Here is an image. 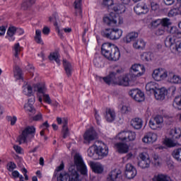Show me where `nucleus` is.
Segmentation results:
<instances>
[{"label": "nucleus", "mask_w": 181, "mask_h": 181, "mask_svg": "<svg viewBox=\"0 0 181 181\" xmlns=\"http://www.w3.org/2000/svg\"><path fill=\"white\" fill-rule=\"evenodd\" d=\"M63 65L67 77H71V73H73V65H71V63L67 61V59H64Z\"/></svg>", "instance_id": "obj_24"}, {"label": "nucleus", "mask_w": 181, "mask_h": 181, "mask_svg": "<svg viewBox=\"0 0 181 181\" xmlns=\"http://www.w3.org/2000/svg\"><path fill=\"white\" fill-rule=\"evenodd\" d=\"M156 141H158V134L153 132H148L142 138V142H144V144H147L148 145L155 144Z\"/></svg>", "instance_id": "obj_16"}, {"label": "nucleus", "mask_w": 181, "mask_h": 181, "mask_svg": "<svg viewBox=\"0 0 181 181\" xmlns=\"http://www.w3.org/2000/svg\"><path fill=\"white\" fill-rule=\"evenodd\" d=\"M81 1L82 0H76L74 1V6H75V9H76L78 13H79V15H81Z\"/></svg>", "instance_id": "obj_42"}, {"label": "nucleus", "mask_w": 181, "mask_h": 181, "mask_svg": "<svg viewBox=\"0 0 181 181\" xmlns=\"http://www.w3.org/2000/svg\"><path fill=\"white\" fill-rule=\"evenodd\" d=\"M139 158L141 159L138 163V165L141 169H146L151 165V159H149V156L146 153H141L139 154Z\"/></svg>", "instance_id": "obj_13"}, {"label": "nucleus", "mask_w": 181, "mask_h": 181, "mask_svg": "<svg viewBox=\"0 0 181 181\" xmlns=\"http://www.w3.org/2000/svg\"><path fill=\"white\" fill-rule=\"evenodd\" d=\"M167 32L168 33H170V35H173V36L176 37L179 30L176 27H170V28L169 27V28L167 29Z\"/></svg>", "instance_id": "obj_44"}, {"label": "nucleus", "mask_w": 181, "mask_h": 181, "mask_svg": "<svg viewBox=\"0 0 181 181\" xmlns=\"http://www.w3.org/2000/svg\"><path fill=\"white\" fill-rule=\"evenodd\" d=\"M129 95L137 103L145 101V94L139 89H132L129 91Z\"/></svg>", "instance_id": "obj_12"}, {"label": "nucleus", "mask_w": 181, "mask_h": 181, "mask_svg": "<svg viewBox=\"0 0 181 181\" xmlns=\"http://www.w3.org/2000/svg\"><path fill=\"white\" fill-rule=\"evenodd\" d=\"M13 149H14V151H16V153H19V154L22 153V147L21 146L14 145Z\"/></svg>", "instance_id": "obj_62"}, {"label": "nucleus", "mask_w": 181, "mask_h": 181, "mask_svg": "<svg viewBox=\"0 0 181 181\" xmlns=\"http://www.w3.org/2000/svg\"><path fill=\"white\" fill-rule=\"evenodd\" d=\"M62 134L64 139H66L69 135H70V132H69V127L67 125L62 126Z\"/></svg>", "instance_id": "obj_47"}, {"label": "nucleus", "mask_w": 181, "mask_h": 181, "mask_svg": "<svg viewBox=\"0 0 181 181\" xmlns=\"http://www.w3.org/2000/svg\"><path fill=\"white\" fill-rule=\"evenodd\" d=\"M6 169L8 172H13L14 169H16V164L12 161L7 163Z\"/></svg>", "instance_id": "obj_48"}, {"label": "nucleus", "mask_w": 181, "mask_h": 181, "mask_svg": "<svg viewBox=\"0 0 181 181\" xmlns=\"http://www.w3.org/2000/svg\"><path fill=\"white\" fill-rule=\"evenodd\" d=\"M103 5H105V6H107L108 9H112V6H114V1L103 0Z\"/></svg>", "instance_id": "obj_50"}, {"label": "nucleus", "mask_w": 181, "mask_h": 181, "mask_svg": "<svg viewBox=\"0 0 181 181\" xmlns=\"http://www.w3.org/2000/svg\"><path fill=\"white\" fill-rule=\"evenodd\" d=\"M16 33V27L10 26L7 30V36H14Z\"/></svg>", "instance_id": "obj_46"}, {"label": "nucleus", "mask_w": 181, "mask_h": 181, "mask_svg": "<svg viewBox=\"0 0 181 181\" xmlns=\"http://www.w3.org/2000/svg\"><path fill=\"white\" fill-rule=\"evenodd\" d=\"M121 180V170H113L109 174L107 181H120Z\"/></svg>", "instance_id": "obj_18"}, {"label": "nucleus", "mask_w": 181, "mask_h": 181, "mask_svg": "<svg viewBox=\"0 0 181 181\" xmlns=\"http://www.w3.org/2000/svg\"><path fill=\"white\" fill-rule=\"evenodd\" d=\"M160 24L161 26L163 27L165 29H169V26H170V25H172V22H170V19L169 18H163L162 20H160Z\"/></svg>", "instance_id": "obj_37"}, {"label": "nucleus", "mask_w": 181, "mask_h": 181, "mask_svg": "<svg viewBox=\"0 0 181 181\" xmlns=\"http://www.w3.org/2000/svg\"><path fill=\"white\" fill-rule=\"evenodd\" d=\"M49 60H54L56 62L57 64L59 66L60 65V59H59V53L58 52H53L51 53L49 56Z\"/></svg>", "instance_id": "obj_38"}, {"label": "nucleus", "mask_w": 181, "mask_h": 181, "mask_svg": "<svg viewBox=\"0 0 181 181\" xmlns=\"http://www.w3.org/2000/svg\"><path fill=\"white\" fill-rule=\"evenodd\" d=\"M93 66H95V67H98V69L104 67V58L100 57L99 55H96L93 59Z\"/></svg>", "instance_id": "obj_29"}, {"label": "nucleus", "mask_w": 181, "mask_h": 181, "mask_svg": "<svg viewBox=\"0 0 181 181\" xmlns=\"http://www.w3.org/2000/svg\"><path fill=\"white\" fill-rule=\"evenodd\" d=\"M35 40L40 45L43 43V40H42V31L40 30H35Z\"/></svg>", "instance_id": "obj_40"}, {"label": "nucleus", "mask_w": 181, "mask_h": 181, "mask_svg": "<svg viewBox=\"0 0 181 181\" xmlns=\"http://www.w3.org/2000/svg\"><path fill=\"white\" fill-rule=\"evenodd\" d=\"M139 34L136 32H132L126 35V37L124 38V42L125 43H131V42H134L136 37H138Z\"/></svg>", "instance_id": "obj_30"}, {"label": "nucleus", "mask_w": 181, "mask_h": 181, "mask_svg": "<svg viewBox=\"0 0 181 181\" xmlns=\"http://www.w3.org/2000/svg\"><path fill=\"white\" fill-rule=\"evenodd\" d=\"M103 22L107 26H117V25H122L123 21L119 16H117L114 13H110L109 15L103 17Z\"/></svg>", "instance_id": "obj_6"}, {"label": "nucleus", "mask_w": 181, "mask_h": 181, "mask_svg": "<svg viewBox=\"0 0 181 181\" xmlns=\"http://www.w3.org/2000/svg\"><path fill=\"white\" fill-rule=\"evenodd\" d=\"M161 21L160 20H156L151 22L152 28H160L161 26Z\"/></svg>", "instance_id": "obj_59"}, {"label": "nucleus", "mask_w": 181, "mask_h": 181, "mask_svg": "<svg viewBox=\"0 0 181 181\" xmlns=\"http://www.w3.org/2000/svg\"><path fill=\"white\" fill-rule=\"evenodd\" d=\"M165 142V145L167 146H169L170 148H172L173 146H176V144L173 142V141L170 139H167Z\"/></svg>", "instance_id": "obj_58"}, {"label": "nucleus", "mask_w": 181, "mask_h": 181, "mask_svg": "<svg viewBox=\"0 0 181 181\" xmlns=\"http://www.w3.org/2000/svg\"><path fill=\"white\" fill-rule=\"evenodd\" d=\"M132 74L133 77L135 78V77H141V76H144L145 73V66L142 64H134L132 66ZM133 73H136V74H133Z\"/></svg>", "instance_id": "obj_14"}, {"label": "nucleus", "mask_w": 181, "mask_h": 181, "mask_svg": "<svg viewBox=\"0 0 181 181\" xmlns=\"http://www.w3.org/2000/svg\"><path fill=\"white\" fill-rule=\"evenodd\" d=\"M131 111V107L123 105L121 108V112L122 114H129V112Z\"/></svg>", "instance_id": "obj_57"}, {"label": "nucleus", "mask_w": 181, "mask_h": 181, "mask_svg": "<svg viewBox=\"0 0 181 181\" xmlns=\"http://www.w3.org/2000/svg\"><path fill=\"white\" fill-rule=\"evenodd\" d=\"M152 76L156 81H161V80H165L168 77V71L162 69H156L153 71Z\"/></svg>", "instance_id": "obj_15"}, {"label": "nucleus", "mask_w": 181, "mask_h": 181, "mask_svg": "<svg viewBox=\"0 0 181 181\" xmlns=\"http://www.w3.org/2000/svg\"><path fill=\"white\" fill-rule=\"evenodd\" d=\"M22 47H21V45L19 44V42L16 43L14 45L13 47V52H14V57L18 59V56H19V53H21V52H22Z\"/></svg>", "instance_id": "obj_35"}, {"label": "nucleus", "mask_w": 181, "mask_h": 181, "mask_svg": "<svg viewBox=\"0 0 181 181\" xmlns=\"http://www.w3.org/2000/svg\"><path fill=\"white\" fill-rule=\"evenodd\" d=\"M167 29L165 28V27H162V25H160V27H158V28L156 30V35L157 36H162V35L165 34V32H166Z\"/></svg>", "instance_id": "obj_45"}, {"label": "nucleus", "mask_w": 181, "mask_h": 181, "mask_svg": "<svg viewBox=\"0 0 181 181\" xmlns=\"http://www.w3.org/2000/svg\"><path fill=\"white\" fill-rule=\"evenodd\" d=\"M115 147L117 148L119 153H127V152L129 151V146L125 144L117 143L115 144Z\"/></svg>", "instance_id": "obj_27"}, {"label": "nucleus", "mask_w": 181, "mask_h": 181, "mask_svg": "<svg viewBox=\"0 0 181 181\" xmlns=\"http://www.w3.org/2000/svg\"><path fill=\"white\" fill-rule=\"evenodd\" d=\"M42 119V113H38L37 115L33 117L34 121H40Z\"/></svg>", "instance_id": "obj_64"}, {"label": "nucleus", "mask_w": 181, "mask_h": 181, "mask_svg": "<svg viewBox=\"0 0 181 181\" xmlns=\"http://www.w3.org/2000/svg\"><path fill=\"white\" fill-rule=\"evenodd\" d=\"M151 9L154 11H158L159 9V4L156 2H151Z\"/></svg>", "instance_id": "obj_61"}, {"label": "nucleus", "mask_w": 181, "mask_h": 181, "mask_svg": "<svg viewBox=\"0 0 181 181\" xmlns=\"http://www.w3.org/2000/svg\"><path fill=\"white\" fill-rule=\"evenodd\" d=\"M57 122L59 125H62V124H63V127H66V125L69 124V120L66 117L63 119H62V117H57Z\"/></svg>", "instance_id": "obj_43"}, {"label": "nucleus", "mask_w": 181, "mask_h": 181, "mask_svg": "<svg viewBox=\"0 0 181 181\" xmlns=\"http://www.w3.org/2000/svg\"><path fill=\"white\" fill-rule=\"evenodd\" d=\"M163 3L167 6H170L175 4V0H163Z\"/></svg>", "instance_id": "obj_63"}, {"label": "nucleus", "mask_w": 181, "mask_h": 181, "mask_svg": "<svg viewBox=\"0 0 181 181\" xmlns=\"http://www.w3.org/2000/svg\"><path fill=\"white\" fill-rule=\"evenodd\" d=\"M35 2L36 0H23L22 7L23 8V9H28V8H30L32 5H34Z\"/></svg>", "instance_id": "obj_36"}, {"label": "nucleus", "mask_w": 181, "mask_h": 181, "mask_svg": "<svg viewBox=\"0 0 181 181\" xmlns=\"http://www.w3.org/2000/svg\"><path fill=\"white\" fill-rule=\"evenodd\" d=\"M23 93L24 94H25V95H28V97H32L33 93V90H32V86H27V88L23 90Z\"/></svg>", "instance_id": "obj_51"}, {"label": "nucleus", "mask_w": 181, "mask_h": 181, "mask_svg": "<svg viewBox=\"0 0 181 181\" xmlns=\"http://www.w3.org/2000/svg\"><path fill=\"white\" fill-rule=\"evenodd\" d=\"M141 59L144 60V62H150V60H151V53L144 52L141 55Z\"/></svg>", "instance_id": "obj_54"}, {"label": "nucleus", "mask_w": 181, "mask_h": 181, "mask_svg": "<svg viewBox=\"0 0 181 181\" xmlns=\"http://www.w3.org/2000/svg\"><path fill=\"white\" fill-rule=\"evenodd\" d=\"M163 124V117L160 115H157L149 120L148 125L153 130L159 131L161 129Z\"/></svg>", "instance_id": "obj_11"}, {"label": "nucleus", "mask_w": 181, "mask_h": 181, "mask_svg": "<svg viewBox=\"0 0 181 181\" xmlns=\"http://www.w3.org/2000/svg\"><path fill=\"white\" fill-rule=\"evenodd\" d=\"M125 168V175L127 179H134L136 176V168L132 164H127Z\"/></svg>", "instance_id": "obj_17"}, {"label": "nucleus", "mask_w": 181, "mask_h": 181, "mask_svg": "<svg viewBox=\"0 0 181 181\" xmlns=\"http://www.w3.org/2000/svg\"><path fill=\"white\" fill-rule=\"evenodd\" d=\"M15 76L17 80H23V76H22V69L18 66H15Z\"/></svg>", "instance_id": "obj_41"}, {"label": "nucleus", "mask_w": 181, "mask_h": 181, "mask_svg": "<svg viewBox=\"0 0 181 181\" xmlns=\"http://www.w3.org/2000/svg\"><path fill=\"white\" fill-rule=\"evenodd\" d=\"M74 163H71L67 173H61L57 177V181H80L81 175H87V166L84 164L83 158L79 153L74 156Z\"/></svg>", "instance_id": "obj_1"}, {"label": "nucleus", "mask_w": 181, "mask_h": 181, "mask_svg": "<svg viewBox=\"0 0 181 181\" xmlns=\"http://www.w3.org/2000/svg\"><path fill=\"white\" fill-rule=\"evenodd\" d=\"M92 148H93V159L97 160L100 158H104L108 155V147L103 141H94Z\"/></svg>", "instance_id": "obj_4"}, {"label": "nucleus", "mask_w": 181, "mask_h": 181, "mask_svg": "<svg viewBox=\"0 0 181 181\" xmlns=\"http://www.w3.org/2000/svg\"><path fill=\"white\" fill-rule=\"evenodd\" d=\"M177 9V8H172L171 10L169 11L168 13V16L169 18H173V16H177L178 15Z\"/></svg>", "instance_id": "obj_53"}, {"label": "nucleus", "mask_w": 181, "mask_h": 181, "mask_svg": "<svg viewBox=\"0 0 181 181\" xmlns=\"http://www.w3.org/2000/svg\"><path fill=\"white\" fill-rule=\"evenodd\" d=\"M152 181H173L170 176L166 174H156L155 175L153 178Z\"/></svg>", "instance_id": "obj_25"}, {"label": "nucleus", "mask_w": 181, "mask_h": 181, "mask_svg": "<svg viewBox=\"0 0 181 181\" xmlns=\"http://www.w3.org/2000/svg\"><path fill=\"white\" fill-rule=\"evenodd\" d=\"M98 139V134H97V132L94 130V129L91 128V141H94V139Z\"/></svg>", "instance_id": "obj_60"}, {"label": "nucleus", "mask_w": 181, "mask_h": 181, "mask_svg": "<svg viewBox=\"0 0 181 181\" xmlns=\"http://www.w3.org/2000/svg\"><path fill=\"white\" fill-rule=\"evenodd\" d=\"M159 88V85L156 82H150L146 85V91H150V93H155Z\"/></svg>", "instance_id": "obj_31"}, {"label": "nucleus", "mask_w": 181, "mask_h": 181, "mask_svg": "<svg viewBox=\"0 0 181 181\" xmlns=\"http://www.w3.org/2000/svg\"><path fill=\"white\" fill-rule=\"evenodd\" d=\"M166 47H170L173 53H181V41L176 40L175 35H168L165 40Z\"/></svg>", "instance_id": "obj_5"}, {"label": "nucleus", "mask_w": 181, "mask_h": 181, "mask_svg": "<svg viewBox=\"0 0 181 181\" xmlns=\"http://www.w3.org/2000/svg\"><path fill=\"white\" fill-rule=\"evenodd\" d=\"M101 53L107 60H113L114 62L119 60L121 56L118 47L110 42H105L102 45Z\"/></svg>", "instance_id": "obj_3"}, {"label": "nucleus", "mask_w": 181, "mask_h": 181, "mask_svg": "<svg viewBox=\"0 0 181 181\" xmlns=\"http://www.w3.org/2000/svg\"><path fill=\"white\" fill-rule=\"evenodd\" d=\"M124 73V69L121 67H117L114 69V71H110L109 75L100 78V80H103L105 84L107 86H111V84H119V86H124L127 87L129 86V83L135 78L132 75V73L126 74L121 78V74Z\"/></svg>", "instance_id": "obj_2"}, {"label": "nucleus", "mask_w": 181, "mask_h": 181, "mask_svg": "<svg viewBox=\"0 0 181 181\" xmlns=\"http://www.w3.org/2000/svg\"><path fill=\"white\" fill-rule=\"evenodd\" d=\"M168 81L171 84H181V77L179 75H176L173 73L168 74Z\"/></svg>", "instance_id": "obj_21"}, {"label": "nucleus", "mask_w": 181, "mask_h": 181, "mask_svg": "<svg viewBox=\"0 0 181 181\" xmlns=\"http://www.w3.org/2000/svg\"><path fill=\"white\" fill-rule=\"evenodd\" d=\"M171 135H173V139H179V138L181 136L180 129H172Z\"/></svg>", "instance_id": "obj_39"}, {"label": "nucleus", "mask_w": 181, "mask_h": 181, "mask_svg": "<svg viewBox=\"0 0 181 181\" xmlns=\"http://www.w3.org/2000/svg\"><path fill=\"white\" fill-rule=\"evenodd\" d=\"M36 132V128L33 126H28L25 128V129L22 132L21 135L19 136V142L20 144H25L29 135L32 136H35V133Z\"/></svg>", "instance_id": "obj_9"}, {"label": "nucleus", "mask_w": 181, "mask_h": 181, "mask_svg": "<svg viewBox=\"0 0 181 181\" xmlns=\"http://www.w3.org/2000/svg\"><path fill=\"white\" fill-rule=\"evenodd\" d=\"M145 46H146V42H145V41H144L143 39H139L136 42H135L133 44V47H134V49H145Z\"/></svg>", "instance_id": "obj_33"}, {"label": "nucleus", "mask_w": 181, "mask_h": 181, "mask_svg": "<svg viewBox=\"0 0 181 181\" xmlns=\"http://www.w3.org/2000/svg\"><path fill=\"white\" fill-rule=\"evenodd\" d=\"M103 36L107 39H110V40H117L122 36V30L119 28L107 29L104 32Z\"/></svg>", "instance_id": "obj_7"}, {"label": "nucleus", "mask_w": 181, "mask_h": 181, "mask_svg": "<svg viewBox=\"0 0 181 181\" xmlns=\"http://www.w3.org/2000/svg\"><path fill=\"white\" fill-rule=\"evenodd\" d=\"M134 10L137 15H141L148 12V6L145 3H139L136 6H134Z\"/></svg>", "instance_id": "obj_20"}, {"label": "nucleus", "mask_w": 181, "mask_h": 181, "mask_svg": "<svg viewBox=\"0 0 181 181\" xmlns=\"http://www.w3.org/2000/svg\"><path fill=\"white\" fill-rule=\"evenodd\" d=\"M24 108L25 111H28V112H35V107H33V105L32 103H27L24 105Z\"/></svg>", "instance_id": "obj_49"}, {"label": "nucleus", "mask_w": 181, "mask_h": 181, "mask_svg": "<svg viewBox=\"0 0 181 181\" xmlns=\"http://www.w3.org/2000/svg\"><path fill=\"white\" fill-rule=\"evenodd\" d=\"M91 143V127L88 129L83 134V144L90 145Z\"/></svg>", "instance_id": "obj_32"}, {"label": "nucleus", "mask_w": 181, "mask_h": 181, "mask_svg": "<svg viewBox=\"0 0 181 181\" xmlns=\"http://www.w3.org/2000/svg\"><path fill=\"white\" fill-rule=\"evenodd\" d=\"M94 112H95V118L96 119V122L98 125H100L101 117H100V115L98 114V111H97V110L94 109Z\"/></svg>", "instance_id": "obj_56"}, {"label": "nucleus", "mask_w": 181, "mask_h": 181, "mask_svg": "<svg viewBox=\"0 0 181 181\" xmlns=\"http://www.w3.org/2000/svg\"><path fill=\"white\" fill-rule=\"evenodd\" d=\"M112 11L115 13H124L126 11L125 4L122 3H115L112 6Z\"/></svg>", "instance_id": "obj_23"}, {"label": "nucleus", "mask_w": 181, "mask_h": 181, "mask_svg": "<svg viewBox=\"0 0 181 181\" xmlns=\"http://www.w3.org/2000/svg\"><path fill=\"white\" fill-rule=\"evenodd\" d=\"M117 138L122 142H130L132 141H135L136 139V134L135 132L132 131L121 132L118 134Z\"/></svg>", "instance_id": "obj_10"}, {"label": "nucleus", "mask_w": 181, "mask_h": 181, "mask_svg": "<svg viewBox=\"0 0 181 181\" xmlns=\"http://www.w3.org/2000/svg\"><path fill=\"white\" fill-rule=\"evenodd\" d=\"M54 25L56 26V32L58 33V36H59L60 39H64V36H63V30H60V28H59L57 22H54Z\"/></svg>", "instance_id": "obj_52"}, {"label": "nucleus", "mask_w": 181, "mask_h": 181, "mask_svg": "<svg viewBox=\"0 0 181 181\" xmlns=\"http://www.w3.org/2000/svg\"><path fill=\"white\" fill-rule=\"evenodd\" d=\"M7 120L11 122V125L13 126L15 124H16V121H18V118L16 116H13V117L11 116L7 117Z\"/></svg>", "instance_id": "obj_55"}, {"label": "nucleus", "mask_w": 181, "mask_h": 181, "mask_svg": "<svg viewBox=\"0 0 181 181\" xmlns=\"http://www.w3.org/2000/svg\"><path fill=\"white\" fill-rule=\"evenodd\" d=\"M91 168L95 173L100 174L104 172V166L100 163L92 162Z\"/></svg>", "instance_id": "obj_26"}, {"label": "nucleus", "mask_w": 181, "mask_h": 181, "mask_svg": "<svg viewBox=\"0 0 181 181\" xmlns=\"http://www.w3.org/2000/svg\"><path fill=\"white\" fill-rule=\"evenodd\" d=\"M172 156L177 162H181V148L174 149L172 153Z\"/></svg>", "instance_id": "obj_34"}, {"label": "nucleus", "mask_w": 181, "mask_h": 181, "mask_svg": "<svg viewBox=\"0 0 181 181\" xmlns=\"http://www.w3.org/2000/svg\"><path fill=\"white\" fill-rule=\"evenodd\" d=\"M115 111L110 108H107L105 110V118L107 122L115 121Z\"/></svg>", "instance_id": "obj_22"}, {"label": "nucleus", "mask_w": 181, "mask_h": 181, "mask_svg": "<svg viewBox=\"0 0 181 181\" xmlns=\"http://www.w3.org/2000/svg\"><path fill=\"white\" fill-rule=\"evenodd\" d=\"M34 91L38 93V94H42L43 95V99L47 104H52V99H50V96L47 94H45L46 93V86L43 83H37L33 86Z\"/></svg>", "instance_id": "obj_8"}, {"label": "nucleus", "mask_w": 181, "mask_h": 181, "mask_svg": "<svg viewBox=\"0 0 181 181\" xmlns=\"http://www.w3.org/2000/svg\"><path fill=\"white\" fill-rule=\"evenodd\" d=\"M144 122L141 118H134L131 121V125L134 129H141L142 128Z\"/></svg>", "instance_id": "obj_28"}, {"label": "nucleus", "mask_w": 181, "mask_h": 181, "mask_svg": "<svg viewBox=\"0 0 181 181\" xmlns=\"http://www.w3.org/2000/svg\"><path fill=\"white\" fill-rule=\"evenodd\" d=\"M153 94L156 99L162 101L165 100V97L168 94V90L165 88H158Z\"/></svg>", "instance_id": "obj_19"}]
</instances>
